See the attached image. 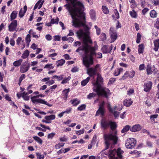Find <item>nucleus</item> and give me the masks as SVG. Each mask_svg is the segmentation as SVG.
Listing matches in <instances>:
<instances>
[{
    "instance_id": "nucleus-1",
    "label": "nucleus",
    "mask_w": 159,
    "mask_h": 159,
    "mask_svg": "<svg viewBox=\"0 0 159 159\" xmlns=\"http://www.w3.org/2000/svg\"><path fill=\"white\" fill-rule=\"evenodd\" d=\"M83 17L78 16L77 17L78 20H73L72 23V25L75 27L83 26L84 28L85 32H84L82 30L80 29L76 33L79 38L83 37V39L82 45L76 49V52H78L80 51L84 52L85 55L83 58V63L87 68H88L91 65L93 64V56L96 55V52L95 48L88 44V43H92V41L89 36L90 28L85 24V14L83 12Z\"/></svg>"
},
{
    "instance_id": "nucleus-2",
    "label": "nucleus",
    "mask_w": 159,
    "mask_h": 159,
    "mask_svg": "<svg viewBox=\"0 0 159 159\" xmlns=\"http://www.w3.org/2000/svg\"><path fill=\"white\" fill-rule=\"evenodd\" d=\"M66 0L67 2H70L73 5V7H71L70 5L68 4L64 6L71 16L73 20H77L78 18L77 17L78 16L83 17L82 9L84 7L82 3L79 1L76 2L77 0Z\"/></svg>"
},
{
    "instance_id": "nucleus-3",
    "label": "nucleus",
    "mask_w": 159,
    "mask_h": 159,
    "mask_svg": "<svg viewBox=\"0 0 159 159\" xmlns=\"http://www.w3.org/2000/svg\"><path fill=\"white\" fill-rule=\"evenodd\" d=\"M97 80L95 82H92L93 91L97 93L99 96H103L107 98L109 94H110V91L108 89L102 87L101 84L103 82V79L101 75L99 73L97 74Z\"/></svg>"
},
{
    "instance_id": "nucleus-4",
    "label": "nucleus",
    "mask_w": 159,
    "mask_h": 159,
    "mask_svg": "<svg viewBox=\"0 0 159 159\" xmlns=\"http://www.w3.org/2000/svg\"><path fill=\"white\" fill-rule=\"evenodd\" d=\"M117 132L115 131L114 134L113 133L105 134H104L103 138L105 148L103 151L108 149L110 147L113 148L114 146L117 144L118 141V137L117 136Z\"/></svg>"
},
{
    "instance_id": "nucleus-5",
    "label": "nucleus",
    "mask_w": 159,
    "mask_h": 159,
    "mask_svg": "<svg viewBox=\"0 0 159 159\" xmlns=\"http://www.w3.org/2000/svg\"><path fill=\"white\" fill-rule=\"evenodd\" d=\"M123 151L120 148L117 150L116 149L113 150H110L109 152L110 159H122L123 156L121 154L123 153Z\"/></svg>"
},
{
    "instance_id": "nucleus-6",
    "label": "nucleus",
    "mask_w": 159,
    "mask_h": 159,
    "mask_svg": "<svg viewBox=\"0 0 159 159\" xmlns=\"http://www.w3.org/2000/svg\"><path fill=\"white\" fill-rule=\"evenodd\" d=\"M136 143V140L134 138L127 139L125 143L126 147L129 149L134 148Z\"/></svg>"
},
{
    "instance_id": "nucleus-7",
    "label": "nucleus",
    "mask_w": 159,
    "mask_h": 159,
    "mask_svg": "<svg viewBox=\"0 0 159 159\" xmlns=\"http://www.w3.org/2000/svg\"><path fill=\"white\" fill-rule=\"evenodd\" d=\"M30 65L27 61L24 62L20 67V71L21 73H25L29 69Z\"/></svg>"
},
{
    "instance_id": "nucleus-8",
    "label": "nucleus",
    "mask_w": 159,
    "mask_h": 159,
    "mask_svg": "<svg viewBox=\"0 0 159 159\" xmlns=\"http://www.w3.org/2000/svg\"><path fill=\"white\" fill-rule=\"evenodd\" d=\"M97 70L96 68H90L87 69V73L90 77H93L94 81H95L94 76L96 74Z\"/></svg>"
},
{
    "instance_id": "nucleus-9",
    "label": "nucleus",
    "mask_w": 159,
    "mask_h": 159,
    "mask_svg": "<svg viewBox=\"0 0 159 159\" xmlns=\"http://www.w3.org/2000/svg\"><path fill=\"white\" fill-rule=\"evenodd\" d=\"M110 121L102 119L101 120V125L104 129H107L110 126Z\"/></svg>"
},
{
    "instance_id": "nucleus-10",
    "label": "nucleus",
    "mask_w": 159,
    "mask_h": 159,
    "mask_svg": "<svg viewBox=\"0 0 159 159\" xmlns=\"http://www.w3.org/2000/svg\"><path fill=\"white\" fill-rule=\"evenodd\" d=\"M110 31L111 39V42L112 43L114 42L116 39L117 36L116 32L114 31L113 28H111Z\"/></svg>"
},
{
    "instance_id": "nucleus-11",
    "label": "nucleus",
    "mask_w": 159,
    "mask_h": 159,
    "mask_svg": "<svg viewBox=\"0 0 159 159\" xmlns=\"http://www.w3.org/2000/svg\"><path fill=\"white\" fill-rule=\"evenodd\" d=\"M11 31H17L18 29L17 28V21L16 20H11Z\"/></svg>"
},
{
    "instance_id": "nucleus-12",
    "label": "nucleus",
    "mask_w": 159,
    "mask_h": 159,
    "mask_svg": "<svg viewBox=\"0 0 159 159\" xmlns=\"http://www.w3.org/2000/svg\"><path fill=\"white\" fill-rule=\"evenodd\" d=\"M152 83L151 81H148L145 83L144 85V90L147 92L149 91L151 89Z\"/></svg>"
},
{
    "instance_id": "nucleus-13",
    "label": "nucleus",
    "mask_w": 159,
    "mask_h": 159,
    "mask_svg": "<svg viewBox=\"0 0 159 159\" xmlns=\"http://www.w3.org/2000/svg\"><path fill=\"white\" fill-rule=\"evenodd\" d=\"M107 108L109 111L111 113L113 114L115 117L116 118L119 116L120 113L116 111H113V108L111 107L110 104L109 103L108 104Z\"/></svg>"
},
{
    "instance_id": "nucleus-14",
    "label": "nucleus",
    "mask_w": 159,
    "mask_h": 159,
    "mask_svg": "<svg viewBox=\"0 0 159 159\" xmlns=\"http://www.w3.org/2000/svg\"><path fill=\"white\" fill-rule=\"evenodd\" d=\"M141 129V127L140 125L139 124H137L133 125L131 128L130 131L133 132H135L139 131Z\"/></svg>"
},
{
    "instance_id": "nucleus-15",
    "label": "nucleus",
    "mask_w": 159,
    "mask_h": 159,
    "mask_svg": "<svg viewBox=\"0 0 159 159\" xmlns=\"http://www.w3.org/2000/svg\"><path fill=\"white\" fill-rule=\"evenodd\" d=\"M113 46L112 45H111L110 46L111 50H109L107 48V46L105 45L103 46L102 48V50L103 53H110L111 50L112 49Z\"/></svg>"
},
{
    "instance_id": "nucleus-16",
    "label": "nucleus",
    "mask_w": 159,
    "mask_h": 159,
    "mask_svg": "<svg viewBox=\"0 0 159 159\" xmlns=\"http://www.w3.org/2000/svg\"><path fill=\"white\" fill-rule=\"evenodd\" d=\"M34 102H37L38 103L45 104L50 107H51L52 106V104H49L44 100H43L40 98L36 100H34Z\"/></svg>"
},
{
    "instance_id": "nucleus-17",
    "label": "nucleus",
    "mask_w": 159,
    "mask_h": 159,
    "mask_svg": "<svg viewBox=\"0 0 159 159\" xmlns=\"http://www.w3.org/2000/svg\"><path fill=\"white\" fill-rule=\"evenodd\" d=\"M23 9V11L22 8H21L20 9L19 12V16L20 17V18H22L24 16L27 10V7L26 6V5H25Z\"/></svg>"
},
{
    "instance_id": "nucleus-18",
    "label": "nucleus",
    "mask_w": 159,
    "mask_h": 159,
    "mask_svg": "<svg viewBox=\"0 0 159 159\" xmlns=\"http://www.w3.org/2000/svg\"><path fill=\"white\" fill-rule=\"evenodd\" d=\"M154 68H155V67L154 66L152 67L151 65L148 64L147 65L146 69L147 74L149 75L152 74L154 71Z\"/></svg>"
},
{
    "instance_id": "nucleus-19",
    "label": "nucleus",
    "mask_w": 159,
    "mask_h": 159,
    "mask_svg": "<svg viewBox=\"0 0 159 159\" xmlns=\"http://www.w3.org/2000/svg\"><path fill=\"white\" fill-rule=\"evenodd\" d=\"M104 114V111L103 110V108L102 107H100L99 109L97 111L96 116H98L100 114L102 116H103Z\"/></svg>"
},
{
    "instance_id": "nucleus-20",
    "label": "nucleus",
    "mask_w": 159,
    "mask_h": 159,
    "mask_svg": "<svg viewBox=\"0 0 159 159\" xmlns=\"http://www.w3.org/2000/svg\"><path fill=\"white\" fill-rule=\"evenodd\" d=\"M70 89H67L64 90L62 91V95L63 96H64V99L65 100L67 98L68 95V93L70 91Z\"/></svg>"
},
{
    "instance_id": "nucleus-21",
    "label": "nucleus",
    "mask_w": 159,
    "mask_h": 159,
    "mask_svg": "<svg viewBox=\"0 0 159 159\" xmlns=\"http://www.w3.org/2000/svg\"><path fill=\"white\" fill-rule=\"evenodd\" d=\"M155 47L154 50L155 51H157L159 48V39H156L154 42Z\"/></svg>"
},
{
    "instance_id": "nucleus-22",
    "label": "nucleus",
    "mask_w": 159,
    "mask_h": 159,
    "mask_svg": "<svg viewBox=\"0 0 159 159\" xmlns=\"http://www.w3.org/2000/svg\"><path fill=\"white\" fill-rule=\"evenodd\" d=\"M18 12L16 11H14L11 14V20H14L17 17Z\"/></svg>"
},
{
    "instance_id": "nucleus-23",
    "label": "nucleus",
    "mask_w": 159,
    "mask_h": 159,
    "mask_svg": "<svg viewBox=\"0 0 159 159\" xmlns=\"http://www.w3.org/2000/svg\"><path fill=\"white\" fill-rule=\"evenodd\" d=\"M110 124L111 129L112 130H113L116 129L117 125L116 122L110 121Z\"/></svg>"
},
{
    "instance_id": "nucleus-24",
    "label": "nucleus",
    "mask_w": 159,
    "mask_h": 159,
    "mask_svg": "<svg viewBox=\"0 0 159 159\" xmlns=\"http://www.w3.org/2000/svg\"><path fill=\"white\" fill-rule=\"evenodd\" d=\"M123 103L125 106L126 107H129L132 104V101L125 99L123 101Z\"/></svg>"
},
{
    "instance_id": "nucleus-25",
    "label": "nucleus",
    "mask_w": 159,
    "mask_h": 159,
    "mask_svg": "<svg viewBox=\"0 0 159 159\" xmlns=\"http://www.w3.org/2000/svg\"><path fill=\"white\" fill-rule=\"evenodd\" d=\"M23 61V60L22 59H20L18 61H15L13 63V65L15 66H18L20 65L21 63Z\"/></svg>"
},
{
    "instance_id": "nucleus-26",
    "label": "nucleus",
    "mask_w": 159,
    "mask_h": 159,
    "mask_svg": "<svg viewBox=\"0 0 159 159\" xmlns=\"http://www.w3.org/2000/svg\"><path fill=\"white\" fill-rule=\"evenodd\" d=\"M65 61L64 60L61 59L56 62L57 66L58 67L62 66L65 63Z\"/></svg>"
},
{
    "instance_id": "nucleus-27",
    "label": "nucleus",
    "mask_w": 159,
    "mask_h": 159,
    "mask_svg": "<svg viewBox=\"0 0 159 159\" xmlns=\"http://www.w3.org/2000/svg\"><path fill=\"white\" fill-rule=\"evenodd\" d=\"M144 45L143 44H141L139 45L138 52L139 53H142L143 52L144 50Z\"/></svg>"
},
{
    "instance_id": "nucleus-28",
    "label": "nucleus",
    "mask_w": 159,
    "mask_h": 159,
    "mask_svg": "<svg viewBox=\"0 0 159 159\" xmlns=\"http://www.w3.org/2000/svg\"><path fill=\"white\" fill-rule=\"evenodd\" d=\"M130 126L129 125H126L122 129L121 132L122 133H124L125 132L128 131L129 130H130Z\"/></svg>"
},
{
    "instance_id": "nucleus-29",
    "label": "nucleus",
    "mask_w": 159,
    "mask_h": 159,
    "mask_svg": "<svg viewBox=\"0 0 159 159\" xmlns=\"http://www.w3.org/2000/svg\"><path fill=\"white\" fill-rule=\"evenodd\" d=\"M55 118V115H52L49 116H46L45 117V119L47 120H50L54 119Z\"/></svg>"
},
{
    "instance_id": "nucleus-30",
    "label": "nucleus",
    "mask_w": 159,
    "mask_h": 159,
    "mask_svg": "<svg viewBox=\"0 0 159 159\" xmlns=\"http://www.w3.org/2000/svg\"><path fill=\"white\" fill-rule=\"evenodd\" d=\"M90 79V77H88L86 79L83 80L81 82V85L83 86H85L89 82Z\"/></svg>"
},
{
    "instance_id": "nucleus-31",
    "label": "nucleus",
    "mask_w": 159,
    "mask_h": 159,
    "mask_svg": "<svg viewBox=\"0 0 159 159\" xmlns=\"http://www.w3.org/2000/svg\"><path fill=\"white\" fill-rule=\"evenodd\" d=\"M102 10L103 13L105 14H107L109 13V11L108 8L105 6H102Z\"/></svg>"
},
{
    "instance_id": "nucleus-32",
    "label": "nucleus",
    "mask_w": 159,
    "mask_h": 159,
    "mask_svg": "<svg viewBox=\"0 0 159 159\" xmlns=\"http://www.w3.org/2000/svg\"><path fill=\"white\" fill-rule=\"evenodd\" d=\"M70 102H71V104H73L74 106H77L80 103V101L76 99L71 100Z\"/></svg>"
},
{
    "instance_id": "nucleus-33",
    "label": "nucleus",
    "mask_w": 159,
    "mask_h": 159,
    "mask_svg": "<svg viewBox=\"0 0 159 159\" xmlns=\"http://www.w3.org/2000/svg\"><path fill=\"white\" fill-rule=\"evenodd\" d=\"M44 96V95H43L42 94H40L38 95H37V96H34V97H32L31 98V100H32V101L34 103H35L36 102H34V100H36L37 99H35V98H39V97H43Z\"/></svg>"
},
{
    "instance_id": "nucleus-34",
    "label": "nucleus",
    "mask_w": 159,
    "mask_h": 159,
    "mask_svg": "<svg viewBox=\"0 0 159 159\" xmlns=\"http://www.w3.org/2000/svg\"><path fill=\"white\" fill-rule=\"evenodd\" d=\"M29 52L28 51V50H26L24 52V53L22 54V57L23 59H25L27 57H28L29 55Z\"/></svg>"
},
{
    "instance_id": "nucleus-35",
    "label": "nucleus",
    "mask_w": 159,
    "mask_h": 159,
    "mask_svg": "<svg viewBox=\"0 0 159 159\" xmlns=\"http://www.w3.org/2000/svg\"><path fill=\"white\" fill-rule=\"evenodd\" d=\"M22 97L25 100L28 101L29 100V97L28 96V93H25V92H24L22 93Z\"/></svg>"
},
{
    "instance_id": "nucleus-36",
    "label": "nucleus",
    "mask_w": 159,
    "mask_h": 159,
    "mask_svg": "<svg viewBox=\"0 0 159 159\" xmlns=\"http://www.w3.org/2000/svg\"><path fill=\"white\" fill-rule=\"evenodd\" d=\"M157 13L154 10H152L150 12V16L152 18H155L157 16Z\"/></svg>"
},
{
    "instance_id": "nucleus-37",
    "label": "nucleus",
    "mask_w": 159,
    "mask_h": 159,
    "mask_svg": "<svg viewBox=\"0 0 159 159\" xmlns=\"http://www.w3.org/2000/svg\"><path fill=\"white\" fill-rule=\"evenodd\" d=\"M33 139L39 143L40 144H42V139L38 136H34L33 137Z\"/></svg>"
},
{
    "instance_id": "nucleus-38",
    "label": "nucleus",
    "mask_w": 159,
    "mask_h": 159,
    "mask_svg": "<svg viewBox=\"0 0 159 159\" xmlns=\"http://www.w3.org/2000/svg\"><path fill=\"white\" fill-rule=\"evenodd\" d=\"M90 14L91 18L92 19H94L95 16V11L93 10H91L90 11Z\"/></svg>"
},
{
    "instance_id": "nucleus-39",
    "label": "nucleus",
    "mask_w": 159,
    "mask_h": 159,
    "mask_svg": "<svg viewBox=\"0 0 159 159\" xmlns=\"http://www.w3.org/2000/svg\"><path fill=\"white\" fill-rule=\"evenodd\" d=\"M52 79L56 78L58 81H60L63 79V75H61L60 76L54 75L52 77Z\"/></svg>"
},
{
    "instance_id": "nucleus-40",
    "label": "nucleus",
    "mask_w": 159,
    "mask_h": 159,
    "mask_svg": "<svg viewBox=\"0 0 159 159\" xmlns=\"http://www.w3.org/2000/svg\"><path fill=\"white\" fill-rule=\"evenodd\" d=\"M100 39L101 41H104L106 39V36L105 34L102 33L100 36Z\"/></svg>"
},
{
    "instance_id": "nucleus-41",
    "label": "nucleus",
    "mask_w": 159,
    "mask_h": 159,
    "mask_svg": "<svg viewBox=\"0 0 159 159\" xmlns=\"http://www.w3.org/2000/svg\"><path fill=\"white\" fill-rule=\"evenodd\" d=\"M59 21V19L57 17L55 20L54 19H52L51 20V23L52 24H54L55 23L58 24Z\"/></svg>"
},
{
    "instance_id": "nucleus-42",
    "label": "nucleus",
    "mask_w": 159,
    "mask_h": 159,
    "mask_svg": "<svg viewBox=\"0 0 159 159\" xmlns=\"http://www.w3.org/2000/svg\"><path fill=\"white\" fill-rule=\"evenodd\" d=\"M141 35L140 34L138 33L137 34V40L136 41L137 43H140L141 40Z\"/></svg>"
},
{
    "instance_id": "nucleus-43",
    "label": "nucleus",
    "mask_w": 159,
    "mask_h": 159,
    "mask_svg": "<svg viewBox=\"0 0 159 159\" xmlns=\"http://www.w3.org/2000/svg\"><path fill=\"white\" fill-rule=\"evenodd\" d=\"M86 107V105L85 104H82L77 109L78 110L80 111H81L85 109Z\"/></svg>"
},
{
    "instance_id": "nucleus-44",
    "label": "nucleus",
    "mask_w": 159,
    "mask_h": 159,
    "mask_svg": "<svg viewBox=\"0 0 159 159\" xmlns=\"http://www.w3.org/2000/svg\"><path fill=\"white\" fill-rule=\"evenodd\" d=\"M96 95V94L94 93H89L87 96V98L89 99H91L92 98L95 97Z\"/></svg>"
},
{
    "instance_id": "nucleus-45",
    "label": "nucleus",
    "mask_w": 159,
    "mask_h": 159,
    "mask_svg": "<svg viewBox=\"0 0 159 159\" xmlns=\"http://www.w3.org/2000/svg\"><path fill=\"white\" fill-rule=\"evenodd\" d=\"M70 79V76H68L67 78H66L63 80L61 83L62 84L66 83Z\"/></svg>"
},
{
    "instance_id": "nucleus-46",
    "label": "nucleus",
    "mask_w": 159,
    "mask_h": 159,
    "mask_svg": "<svg viewBox=\"0 0 159 159\" xmlns=\"http://www.w3.org/2000/svg\"><path fill=\"white\" fill-rule=\"evenodd\" d=\"M36 155L38 159H44V155H41V154L38 152H36Z\"/></svg>"
},
{
    "instance_id": "nucleus-47",
    "label": "nucleus",
    "mask_w": 159,
    "mask_h": 159,
    "mask_svg": "<svg viewBox=\"0 0 159 159\" xmlns=\"http://www.w3.org/2000/svg\"><path fill=\"white\" fill-rule=\"evenodd\" d=\"M95 28L96 29V33L97 35H99L100 33L101 29L98 28L97 25L94 26Z\"/></svg>"
},
{
    "instance_id": "nucleus-48",
    "label": "nucleus",
    "mask_w": 159,
    "mask_h": 159,
    "mask_svg": "<svg viewBox=\"0 0 159 159\" xmlns=\"http://www.w3.org/2000/svg\"><path fill=\"white\" fill-rule=\"evenodd\" d=\"M155 27L157 29H159V18L157 19V21L155 24Z\"/></svg>"
},
{
    "instance_id": "nucleus-49",
    "label": "nucleus",
    "mask_w": 159,
    "mask_h": 159,
    "mask_svg": "<svg viewBox=\"0 0 159 159\" xmlns=\"http://www.w3.org/2000/svg\"><path fill=\"white\" fill-rule=\"evenodd\" d=\"M52 64H47L44 67V68H49L50 69H53L54 67L52 66Z\"/></svg>"
},
{
    "instance_id": "nucleus-50",
    "label": "nucleus",
    "mask_w": 159,
    "mask_h": 159,
    "mask_svg": "<svg viewBox=\"0 0 159 159\" xmlns=\"http://www.w3.org/2000/svg\"><path fill=\"white\" fill-rule=\"evenodd\" d=\"M55 135V133H52L49 134L48 135V139H52L53 136Z\"/></svg>"
},
{
    "instance_id": "nucleus-51",
    "label": "nucleus",
    "mask_w": 159,
    "mask_h": 159,
    "mask_svg": "<svg viewBox=\"0 0 159 159\" xmlns=\"http://www.w3.org/2000/svg\"><path fill=\"white\" fill-rule=\"evenodd\" d=\"M25 74H22L19 78V83H20L22 80L25 78Z\"/></svg>"
},
{
    "instance_id": "nucleus-52",
    "label": "nucleus",
    "mask_w": 159,
    "mask_h": 159,
    "mask_svg": "<svg viewBox=\"0 0 159 159\" xmlns=\"http://www.w3.org/2000/svg\"><path fill=\"white\" fill-rule=\"evenodd\" d=\"M130 14L132 17L134 18L136 17V13L135 11H130Z\"/></svg>"
},
{
    "instance_id": "nucleus-53",
    "label": "nucleus",
    "mask_w": 159,
    "mask_h": 159,
    "mask_svg": "<svg viewBox=\"0 0 159 159\" xmlns=\"http://www.w3.org/2000/svg\"><path fill=\"white\" fill-rule=\"evenodd\" d=\"M26 42H30V35L29 34H28L25 39Z\"/></svg>"
},
{
    "instance_id": "nucleus-54",
    "label": "nucleus",
    "mask_w": 159,
    "mask_h": 159,
    "mask_svg": "<svg viewBox=\"0 0 159 159\" xmlns=\"http://www.w3.org/2000/svg\"><path fill=\"white\" fill-rule=\"evenodd\" d=\"M84 129H83L82 130H80L77 131L76 134L78 135H80L81 134H83L84 133Z\"/></svg>"
},
{
    "instance_id": "nucleus-55",
    "label": "nucleus",
    "mask_w": 159,
    "mask_h": 159,
    "mask_svg": "<svg viewBox=\"0 0 159 159\" xmlns=\"http://www.w3.org/2000/svg\"><path fill=\"white\" fill-rule=\"evenodd\" d=\"M135 74V72L134 70H132L130 72L129 75L130 78H132L134 76Z\"/></svg>"
},
{
    "instance_id": "nucleus-56",
    "label": "nucleus",
    "mask_w": 159,
    "mask_h": 159,
    "mask_svg": "<svg viewBox=\"0 0 159 159\" xmlns=\"http://www.w3.org/2000/svg\"><path fill=\"white\" fill-rule=\"evenodd\" d=\"M120 70L117 69L115 70L114 74L115 76H116L120 74Z\"/></svg>"
},
{
    "instance_id": "nucleus-57",
    "label": "nucleus",
    "mask_w": 159,
    "mask_h": 159,
    "mask_svg": "<svg viewBox=\"0 0 159 159\" xmlns=\"http://www.w3.org/2000/svg\"><path fill=\"white\" fill-rule=\"evenodd\" d=\"M114 12L115 13L116 16V18L118 19L119 18V15L118 12L116 9H115L114 10Z\"/></svg>"
},
{
    "instance_id": "nucleus-58",
    "label": "nucleus",
    "mask_w": 159,
    "mask_h": 159,
    "mask_svg": "<svg viewBox=\"0 0 159 159\" xmlns=\"http://www.w3.org/2000/svg\"><path fill=\"white\" fill-rule=\"evenodd\" d=\"M46 39L48 40H50L52 39V36L49 34L46 35L45 36Z\"/></svg>"
},
{
    "instance_id": "nucleus-59",
    "label": "nucleus",
    "mask_w": 159,
    "mask_h": 159,
    "mask_svg": "<svg viewBox=\"0 0 159 159\" xmlns=\"http://www.w3.org/2000/svg\"><path fill=\"white\" fill-rule=\"evenodd\" d=\"M61 37L59 35H56L54 36V40L55 41H60Z\"/></svg>"
},
{
    "instance_id": "nucleus-60",
    "label": "nucleus",
    "mask_w": 159,
    "mask_h": 159,
    "mask_svg": "<svg viewBox=\"0 0 159 159\" xmlns=\"http://www.w3.org/2000/svg\"><path fill=\"white\" fill-rule=\"evenodd\" d=\"M78 68L77 67H74L71 70V71L73 72H75L78 71Z\"/></svg>"
},
{
    "instance_id": "nucleus-61",
    "label": "nucleus",
    "mask_w": 159,
    "mask_h": 159,
    "mask_svg": "<svg viewBox=\"0 0 159 159\" xmlns=\"http://www.w3.org/2000/svg\"><path fill=\"white\" fill-rule=\"evenodd\" d=\"M81 45V43L80 41H76L75 43L74 46L75 47H77L78 45L80 46Z\"/></svg>"
},
{
    "instance_id": "nucleus-62",
    "label": "nucleus",
    "mask_w": 159,
    "mask_h": 159,
    "mask_svg": "<svg viewBox=\"0 0 159 159\" xmlns=\"http://www.w3.org/2000/svg\"><path fill=\"white\" fill-rule=\"evenodd\" d=\"M23 112L27 116H29L30 115V114L29 113V112H28V111L24 109H22V110Z\"/></svg>"
},
{
    "instance_id": "nucleus-63",
    "label": "nucleus",
    "mask_w": 159,
    "mask_h": 159,
    "mask_svg": "<svg viewBox=\"0 0 159 159\" xmlns=\"http://www.w3.org/2000/svg\"><path fill=\"white\" fill-rule=\"evenodd\" d=\"M149 10L147 8H145L142 11V12L143 15H145L146 13Z\"/></svg>"
},
{
    "instance_id": "nucleus-64",
    "label": "nucleus",
    "mask_w": 159,
    "mask_h": 159,
    "mask_svg": "<svg viewBox=\"0 0 159 159\" xmlns=\"http://www.w3.org/2000/svg\"><path fill=\"white\" fill-rule=\"evenodd\" d=\"M54 83V81L53 80H51L47 82H46V84H48L49 85H50L51 84H53Z\"/></svg>"
}]
</instances>
